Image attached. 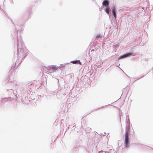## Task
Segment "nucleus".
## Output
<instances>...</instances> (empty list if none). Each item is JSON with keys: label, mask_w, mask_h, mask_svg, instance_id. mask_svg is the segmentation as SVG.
Returning a JSON list of instances; mask_svg holds the SVG:
<instances>
[{"label": "nucleus", "mask_w": 153, "mask_h": 153, "mask_svg": "<svg viewBox=\"0 0 153 153\" xmlns=\"http://www.w3.org/2000/svg\"><path fill=\"white\" fill-rule=\"evenodd\" d=\"M71 62L73 63V64H80V62L79 60H76L74 61H72Z\"/></svg>", "instance_id": "obj_7"}, {"label": "nucleus", "mask_w": 153, "mask_h": 153, "mask_svg": "<svg viewBox=\"0 0 153 153\" xmlns=\"http://www.w3.org/2000/svg\"><path fill=\"white\" fill-rule=\"evenodd\" d=\"M102 35L100 34H99L97 35L96 36V39H98V38H102Z\"/></svg>", "instance_id": "obj_9"}, {"label": "nucleus", "mask_w": 153, "mask_h": 153, "mask_svg": "<svg viewBox=\"0 0 153 153\" xmlns=\"http://www.w3.org/2000/svg\"><path fill=\"white\" fill-rule=\"evenodd\" d=\"M113 151V150L112 149H110L109 150V151L108 152L107 151H101L102 153H111V152Z\"/></svg>", "instance_id": "obj_6"}, {"label": "nucleus", "mask_w": 153, "mask_h": 153, "mask_svg": "<svg viewBox=\"0 0 153 153\" xmlns=\"http://www.w3.org/2000/svg\"><path fill=\"white\" fill-rule=\"evenodd\" d=\"M132 55V53H126L125 54L122 56H120L119 58V59H121L123 58H125L127 57L128 56H130Z\"/></svg>", "instance_id": "obj_2"}, {"label": "nucleus", "mask_w": 153, "mask_h": 153, "mask_svg": "<svg viewBox=\"0 0 153 153\" xmlns=\"http://www.w3.org/2000/svg\"><path fill=\"white\" fill-rule=\"evenodd\" d=\"M112 13L114 15V16L115 17V18H116V10L114 9H113L112 10Z\"/></svg>", "instance_id": "obj_5"}, {"label": "nucleus", "mask_w": 153, "mask_h": 153, "mask_svg": "<svg viewBox=\"0 0 153 153\" xmlns=\"http://www.w3.org/2000/svg\"><path fill=\"white\" fill-rule=\"evenodd\" d=\"M105 11L108 14H109L110 10L108 7H106V9H105Z\"/></svg>", "instance_id": "obj_8"}, {"label": "nucleus", "mask_w": 153, "mask_h": 153, "mask_svg": "<svg viewBox=\"0 0 153 153\" xmlns=\"http://www.w3.org/2000/svg\"><path fill=\"white\" fill-rule=\"evenodd\" d=\"M125 143L126 146L127 147L129 146L128 144V133L127 132L125 134Z\"/></svg>", "instance_id": "obj_1"}, {"label": "nucleus", "mask_w": 153, "mask_h": 153, "mask_svg": "<svg viewBox=\"0 0 153 153\" xmlns=\"http://www.w3.org/2000/svg\"><path fill=\"white\" fill-rule=\"evenodd\" d=\"M57 68L55 66H52L48 68V70H49L51 71H54L57 70Z\"/></svg>", "instance_id": "obj_3"}, {"label": "nucleus", "mask_w": 153, "mask_h": 153, "mask_svg": "<svg viewBox=\"0 0 153 153\" xmlns=\"http://www.w3.org/2000/svg\"><path fill=\"white\" fill-rule=\"evenodd\" d=\"M109 2L107 0H104L102 3V4L106 7L108 6Z\"/></svg>", "instance_id": "obj_4"}]
</instances>
